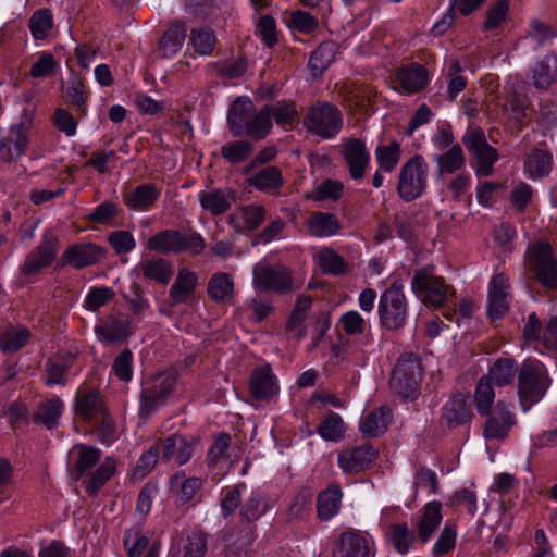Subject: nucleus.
<instances>
[{
	"instance_id": "nucleus-7",
	"label": "nucleus",
	"mask_w": 557,
	"mask_h": 557,
	"mask_svg": "<svg viewBox=\"0 0 557 557\" xmlns=\"http://www.w3.org/2000/svg\"><path fill=\"white\" fill-rule=\"evenodd\" d=\"M429 165L421 154H416L400 168L397 194L406 202L422 196L428 184Z\"/></svg>"
},
{
	"instance_id": "nucleus-26",
	"label": "nucleus",
	"mask_w": 557,
	"mask_h": 557,
	"mask_svg": "<svg viewBox=\"0 0 557 557\" xmlns=\"http://www.w3.org/2000/svg\"><path fill=\"white\" fill-rule=\"evenodd\" d=\"M132 320L123 313L110 315L102 324L95 327L96 334L106 343L124 341L133 334Z\"/></svg>"
},
{
	"instance_id": "nucleus-41",
	"label": "nucleus",
	"mask_w": 557,
	"mask_h": 557,
	"mask_svg": "<svg viewBox=\"0 0 557 557\" xmlns=\"http://www.w3.org/2000/svg\"><path fill=\"white\" fill-rule=\"evenodd\" d=\"M557 78V57L547 53L532 70L533 84L537 89H548Z\"/></svg>"
},
{
	"instance_id": "nucleus-53",
	"label": "nucleus",
	"mask_w": 557,
	"mask_h": 557,
	"mask_svg": "<svg viewBox=\"0 0 557 557\" xmlns=\"http://www.w3.org/2000/svg\"><path fill=\"white\" fill-rule=\"evenodd\" d=\"M313 503V494L312 492L304 487L301 488L292 499L288 510H287V520H304L306 519L311 510Z\"/></svg>"
},
{
	"instance_id": "nucleus-19",
	"label": "nucleus",
	"mask_w": 557,
	"mask_h": 557,
	"mask_svg": "<svg viewBox=\"0 0 557 557\" xmlns=\"http://www.w3.org/2000/svg\"><path fill=\"white\" fill-rule=\"evenodd\" d=\"M377 458L371 444H362L338 454V466L345 473L357 474L369 469Z\"/></svg>"
},
{
	"instance_id": "nucleus-3",
	"label": "nucleus",
	"mask_w": 557,
	"mask_h": 557,
	"mask_svg": "<svg viewBox=\"0 0 557 557\" xmlns=\"http://www.w3.org/2000/svg\"><path fill=\"white\" fill-rule=\"evenodd\" d=\"M524 264L529 274L547 292H557V258L552 245L537 240L528 246Z\"/></svg>"
},
{
	"instance_id": "nucleus-20",
	"label": "nucleus",
	"mask_w": 557,
	"mask_h": 557,
	"mask_svg": "<svg viewBox=\"0 0 557 557\" xmlns=\"http://www.w3.org/2000/svg\"><path fill=\"white\" fill-rule=\"evenodd\" d=\"M473 418L468 396L462 393L454 394L443 406L441 424L455 429L469 423Z\"/></svg>"
},
{
	"instance_id": "nucleus-24",
	"label": "nucleus",
	"mask_w": 557,
	"mask_h": 557,
	"mask_svg": "<svg viewBox=\"0 0 557 557\" xmlns=\"http://www.w3.org/2000/svg\"><path fill=\"white\" fill-rule=\"evenodd\" d=\"M343 156L351 178L361 180L371 159L364 141L358 138L349 139L343 147Z\"/></svg>"
},
{
	"instance_id": "nucleus-58",
	"label": "nucleus",
	"mask_w": 557,
	"mask_h": 557,
	"mask_svg": "<svg viewBox=\"0 0 557 557\" xmlns=\"http://www.w3.org/2000/svg\"><path fill=\"white\" fill-rule=\"evenodd\" d=\"M317 432L325 441L337 442L344 437L345 423L338 413L329 411L327 417L320 423Z\"/></svg>"
},
{
	"instance_id": "nucleus-60",
	"label": "nucleus",
	"mask_w": 557,
	"mask_h": 557,
	"mask_svg": "<svg viewBox=\"0 0 557 557\" xmlns=\"http://www.w3.org/2000/svg\"><path fill=\"white\" fill-rule=\"evenodd\" d=\"M72 364L71 357H61L58 356L55 358H49L46 362V372H47V385L65 384V372L70 369Z\"/></svg>"
},
{
	"instance_id": "nucleus-21",
	"label": "nucleus",
	"mask_w": 557,
	"mask_h": 557,
	"mask_svg": "<svg viewBox=\"0 0 557 557\" xmlns=\"http://www.w3.org/2000/svg\"><path fill=\"white\" fill-rule=\"evenodd\" d=\"M157 444H159L161 459L164 462L173 461L176 466L181 467L186 465L193 457L194 442H189L181 434H172L160 440Z\"/></svg>"
},
{
	"instance_id": "nucleus-55",
	"label": "nucleus",
	"mask_w": 557,
	"mask_h": 557,
	"mask_svg": "<svg viewBox=\"0 0 557 557\" xmlns=\"http://www.w3.org/2000/svg\"><path fill=\"white\" fill-rule=\"evenodd\" d=\"M317 258L324 274L343 275L348 270V263L332 248H322Z\"/></svg>"
},
{
	"instance_id": "nucleus-45",
	"label": "nucleus",
	"mask_w": 557,
	"mask_h": 557,
	"mask_svg": "<svg viewBox=\"0 0 557 557\" xmlns=\"http://www.w3.org/2000/svg\"><path fill=\"white\" fill-rule=\"evenodd\" d=\"M392 411L387 406H382L379 409L371 411L360 423L361 432L370 437H375L383 434L389 422Z\"/></svg>"
},
{
	"instance_id": "nucleus-22",
	"label": "nucleus",
	"mask_w": 557,
	"mask_h": 557,
	"mask_svg": "<svg viewBox=\"0 0 557 557\" xmlns=\"http://www.w3.org/2000/svg\"><path fill=\"white\" fill-rule=\"evenodd\" d=\"M75 413L84 421L91 422L109 410L104 396L97 389L79 391L75 396Z\"/></svg>"
},
{
	"instance_id": "nucleus-12",
	"label": "nucleus",
	"mask_w": 557,
	"mask_h": 557,
	"mask_svg": "<svg viewBox=\"0 0 557 557\" xmlns=\"http://www.w3.org/2000/svg\"><path fill=\"white\" fill-rule=\"evenodd\" d=\"M60 250L59 237L51 231L46 230L40 243L32 249L20 267L21 274L33 276L41 270L50 267Z\"/></svg>"
},
{
	"instance_id": "nucleus-40",
	"label": "nucleus",
	"mask_w": 557,
	"mask_h": 557,
	"mask_svg": "<svg viewBox=\"0 0 557 557\" xmlns=\"http://www.w3.org/2000/svg\"><path fill=\"white\" fill-rule=\"evenodd\" d=\"M30 336L27 327L10 324L0 333V349L3 354H15L29 343Z\"/></svg>"
},
{
	"instance_id": "nucleus-38",
	"label": "nucleus",
	"mask_w": 557,
	"mask_h": 557,
	"mask_svg": "<svg viewBox=\"0 0 557 557\" xmlns=\"http://www.w3.org/2000/svg\"><path fill=\"white\" fill-rule=\"evenodd\" d=\"M234 280L228 273L216 272L208 281L207 293L214 302H230L234 296Z\"/></svg>"
},
{
	"instance_id": "nucleus-34",
	"label": "nucleus",
	"mask_w": 557,
	"mask_h": 557,
	"mask_svg": "<svg viewBox=\"0 0 557 557\" xmlns=\"http://www.w3.org/2000/svg\"><path fill=\"white\" fill-rule=\"evenodd\" d=\"M64 410V403L58 396L41 401L32 420L35 424L44 425L47 430H53L59 425Z\"/></svg>"
},
{
	"instance_id": "nucleus-16",
	"label": "nucleus",
	"mask_w": 557,
	"mask_h": 557,
	"mask_svg": "<svg viewBox=\"0 0 557 557\" xmlns=\"http://www.w3.org/2000/svg\"><path fill=\"white\" fill-rule=\"evenodd\" d=\"M104 256V249L94 243H76L64 249L58 267L71 265L74 269H84L96 264Z\"/></svg>"
},
{
	"instance_id": "nucleus-33",
	"label": "nucleus",
	"mask_w": 557,
	"mask_h": 557,
	"mask_svg": "<svg viewBox=\"0 0 557 557\" xmlns=\"http://www.w3.org/2000/svg\"><path fill=\"white\" fill-rule=\"evenodd\" d=\"M442 504L433 500L421 510V517L416 525L417 537L426 543L442 522Z\"/></svg>"
},
{
	"instance_id": "nucleus-8",
	"label": "nucleus",
	"mask_w": 557,
	"mask_h": 557,
	"mask_svg": "<svg viewBox=\"0 0 557 557\" xmlns=\"http://www.w3.org/2000/svg\"><path fill=\"white\" fill-rule=\"evenodd\" d=\"M306 129L323 139L334 138L343 127L339 109L327 102L311 106L304 120Z\"/></svg>"
},
{
	"instance_id": "nucleus-43",
	"label": "nucleus",
	"mask_w": 557,
	"mask_h": 557,
	"mask_svg": "<svg viewBox=\"0 0 557 557\" xmlns=\"http://www.w3.org/2000/svg\"><path fill=\"white\" fill-rule=\"evenodd\" d=\"M186 38V28L183 22H174L162 35L159 41V49L163 58L176 54Z\"/></svg>"
},
{
	"instance_id": "nucleus-29",
	"label": "nucleus",
	"mask_w": 557,
	"mask_h": 557,
	"mask_svg": "<svg viewBox=\"0 0 557 557\" xmlns=\"http://www.w3.org/2000/svg\"><path fill=\"white\" fill-rule=\"evenodd\" d=\"M208 549V534L195 529L172 546V557H205Z\"/></svg>"
},
{
	"instance_id": "nucleus-64",
	"label": "nucleus",
	"mask_w": 557,
	"mask_h": 557,
	"mask_svg": "<svg viewBox=\"0 0 557 557\" xmlns=\"http://www.w3.org/2000/svg\"><path fill=\"white\" fill-rule=\"evenodd\" d=\"M52 28V14L50 10H38L29 20V29L36 39H44Z\"/></svg>"
},
{
	"instance_id": "nucleus-42",
	"label": "nucleus",
	"mask_w": 557,
	"mask_h": 557,
	"mask_svg": "<svg viewBox=\"0 0 557 557\" xmlns=\"http://www.w3.org/2000/svg\"><path fill=\"white\" fill-rule=\"evenodd\" d=\"M553 168L552 153L542 148H534L524 161V171L530 178H541L549 174Z\"/></svg>"
},
{
	"instance_id": "nucleus-51",
	"label": "nucleus",
	"mask_w": 557,
	"mask_h": 557,
	"mask_svg": "<svg viewBox=\"0 0 557 557\" xmlns=\"http://www.w3.org/2000/svg\"><path fill=\"white\" fill-rule=\"evenodd\" d=\"M281 170L276 166H267L249 177L248 184L260 191L278 189L283 185Z\"/></svg>"
},
{
	"instance_id": "nucleus-4",
	"label": "nucleus",
	"mask_w": 557,
	"mask_h": 557,
	"mask_svg": "<svg viewBox=\"0 0 557 557\" xmlns=\"http://www.w3.org/2000/svg\"><path fill=\"white\" fill-rule=\"evenodd\" d=\"M147 249L162 255H180L187 252L190 256L200 255L206 242L203 237L196 231L180 232L177 230H163L147 240Z\"/></svg>"
},
{
	"instance_id": "nucleus-13",
	"label": "nucleus",
	"mask_w": 557,
	"mask_h": 557,
	"mask_svg": "<svg viewBox=\"0 0 557 557\" xmlns=\"http://www.w3.org/2000/svg\"><path fill=\"white\" fill-rule=\"evenodd\" d=\"M519 370L517 361L512 358L502 357L496 359L488 368L487 374L478 380L473 396H483L490 393L495 398L494 385L498 387L512 385Z\"/></svg>"
},
{
	"instance_id": "nucleus-46",
	"label": "nucleus",
	"mask_w": 557,
	"mask_h": 557,
	"mask_svg": "<svg viewBox=\"0 0 557 557\" xmlns=\"http://www.w3.org/2000/svg\"><path fill=\"white\" fill-rule=\"evenodd\" d=\"M434 161L437 163L438 177L444 174H454L466 164V158L459 144L451 146L442 154L434 156Z\"/></svg>"
},
{
	"instance_id": "nucleus-17",
	"label": "nucleus",
	"mask_w": 557,
	"mask_h": 557,
	"mask_svg": "<svg viewBox=\"0 0 557 557\" xmlns=\"http://www.w3.org/2000/svg\"><path fill=\"white\" fill-rule=\"evenodd\" d=\"M429 82L428 69L416 62L398 69L393 78L394 88L406 95L420 92L428 86Z\"/></svg>"
},
{
	"instance_id": "nucleus-35",
	"label": "nucleus",
	"mask_w": 557,
	"mask_h": 557,
	"mask_svg": "<svg viewBox=\"0 0 557 557\" xmlns=\"http://www.w3.org/2000/svg\"><path fill=\"white\" fill-rule=\"evenodd\" d=\"M65 101L73 107L81 115L86 114V103L88 100V91L85 86V78L71 69L70 78L67 81L65 91Z\"/></svg>"
},
{
	"instance_id": "nucleus-56",
	"label": "nucleus",
	"mask_w": 557,
	"mask_h": 557,
	"mask_svg": "<svg viewBox=\"0 0 557 557\" xmlns=\"http://www.w3.org/2000/svg\"><path fill=\"white\" fill-rule=\"evenodd\" d=\"M189 42L197 54L210 55L214 51L218 39L212 29L200 27L190 30Z\"/></svg>"
},
{
	"instance_id": "nucleus-6",
	"label": "nucleus",
	"mask_w": 557,
	"mask_h": 557,
	"mask_svg": "<svg viewBox=\"0 0 557 557\" xmlns=\"http://www.w3.org/2000/svg\"><path fill=\"white\" fill-rule=\"evenodd\" d=\"M252 275L255 288L264 292L287 295L300 288V284L297 285L293 278L292 270L281 263L261 261L253 267Z\"/></svg>"
},
{
	"instance_id": "nucleus-25",
	"label": "nucleus",
	"mask_w": 557,
	"mask_h": 557,
	"mask_svg": "<svg viewBox=\"0 0 557 557\" xmlns=\"http://www.w3.org/2000/svg\"><path fill=\"white\" fill-rule=\"evenodd\" d=\"M249 386L252 397L258 400H269L280 389L270 364H263L252 370Z\"/></svg>"
},
{
	"instance_id": "nucleus-37",
	"label": "nucleus",
	"mask_w": 557,
	"mask_h": 557,
	"mask_svg": "<svg viewBox=\"0 0 557 557\" xmlns=\"http://www.w3.org/2000/svg\"><path fill=\"white\" fill-rule=\"evenodd\" d=\"M139 269L145 278L154 281L161 285H166L174 273L172 262L162 257H152L141 260Z\"/></svg>"
},
{
	"instance_id": "nucleus-62",
	"label": "nucleus",
	"mask_w": 557,
	"mask_h": 557,
	"mask_svg": "<svg viewBox=\"0 0 557 557\" xmlns=\"http://www.w3.org/2000/svg\"><path fill=\"white\" fill-rule=\"evenodd\" d=\"M388 537L399 554H406L413 543L414 534L406 523H395L389 528Z\"/></svg>"
},
{
	"instance_id": "nucleus-1",
	"label": "nucleus",
	"mask_w": 557,
	"mask_h": 557,
	"mask_svg": "<svg viewBox=\"0 0 557 557\" xmlns=\"http://www.w3.org/2000/svg\"><path fill=\"white\" fill-rule=\"evenodd\" d=\"M478 414L483 418L482 435L486 441L503 442L509 437L511 430L517 425L518 419L515 406L503 399L497 400L492 395L473 396Z\"/></svg>"
},
{
	"instance_id": "nucleus-10",
	"label": "nucleus",
	"mask_w": 557,
	"mask_h": 557,
	"mask_svg": "<svg viewBox=\"0 0 557 557\" xmlns=\"http://www.w3.org/2000/svg\"><path fill=\"white\" fill-rule=\"evenodd\" d=\"M411 288L425 305L435 308L443 306L449 295V290H454L450 286L445 284L443 277L435 275L433 265H428L416 271L411 280ZM455 292H453V294Z\"/></svg>"
},
{
	"instance_id": "nucleus-5",
	"label": "nucleus",
	"mask_w": 557,
	"mask_h": 557,
	"mask_svg": "<svg viewBox=\"0 0 557 557\" xmlns=\"http://www.w3.org/2000/svg\"><path fill=\"white\" fill-rule=\"evenodd\" d=\"M421 380L422 368L419 357L412 352L400 355L389 380L394 393L404 400H413L418 395Z\"/></svg>"
},
{
	"instance_id": "nucleus-30",
	"label": "nucleus",
	"mask_w": 557,
	"mask_h": 557,
	"mask_svg": "<svg viewBox=\"0 0 557 557\" xmlns=\"http://www.w3.org/2000/svg\"><path fill=\"white\" fill-rule=\"evenodd\" d=\"M307 233L312 237H331L336 235L342 224L335 213L313 211L309 214L306 221Z\"/></svg>"
},
{
	"instance_id": "nucleus-23",
	"label": "nucleus",
	"mask_w": 557,
	"mask_h": 557,
	"mask_svg": "<svg viewBox=\"0 0 557 557\" xmlns=\"http://www.w3.org/2000/svg\"><path fill=\"white\" fill-rule=\"evenodd\" d=\"M198 199L203 211L216 216L224 214L232 208L236 201V193L228 187L210 188L199 191Z\"/></svg>"
},
{
	"instance_id": "nucleus-57",
	"label": "nucleus",
	"mask_w": 557,
	"mask_h": 557,
	"mask_svg": "<svg viewBox=\"0 0 557 557\" xmlns=\"http://www.w3.org/2000/svg\"><path fill=\"white\" fill-rule=\"evenodd\" d=\"M268 510V499L262 494L252 492L251 496L242 506L239 516L247 522H255L265 515Z\"/></svg>"
},
{
	"instance_id": "nucleus-28",
	"label": "nucleus",
	"mask_w": 557,
	"mask_h": 557,
	"mask_svg": "<svg viewBox=\"0 0 557 557\" xmlns=\"http://www.w3.org/2000/svg\"><path fill=\"white\" fill-rule=\"evenodd\" d=\"M368 539L359 531H344L339 534L334 557H370Z\"/></svg>"
},
{
	"instance_id": "nucleus-27",
	"label": "nucleus",
	"mask_w": 557,
	"mask_h": 557,
	"mask_svg": "<svg viewBox=\"0 0 557 557\" xmlns=\"http://www.w3.org/2000/svg\"><path fill=\"white\" fill-rule=\"evenodd\" d=\"M160 189L152 183H145L123 193V202L132 211H149L160 198Z\"/></svg>"
},
{
	"instance_id": "nucleus-61",
	"label": "nucleus",
	"mask_w": 557,
	"mask_h": 557,
	"mask_svg": "<svg viewBox=\"0 0 557 557\" xmlns=\"http://www.w3.org/2000/svg\"><path fill=\"white\" fill-rule=\"evenodd\" d=\"M401 156L400 145L394 140L389 145L377 146L375 157L380 168L385 172H392L398 164Z\"/></svg>"
},
{
	"instance_id": "nucleus-15",
	"label": "nucleus",
	"mask_w": 557,
	"mask_h": 557,
	"mask_svg": "<svg viewBox=\"0 0 557 557\" xmlns=\"http://www.w3.org/2000/svg\"><path fill=\"white\" fill-rule=\"evenodd\" d=\"M30 133V120L13 124L9 133L0 137V159L9 163L12 162L14 158L23 156L27 150Z\"/></svg>"
},
{
	"instance_id": "nucleus-49",
	"label": "nucleus",
	"mask_w": 557,
	"mask_h": 557,
	"mask_svg": "<svg viewBox=\"0 0 557 557\" xmlns=\"http://www.w3.org/2000/svg\"><path fill=\"white\" fill-rule=\"evenodd\" d=\"M483 1L484 0H455L449 11L433 26V34L436 36L442 35L450 27L455 18V8H457L463 16H467L474 12Z\"/></svg>"
},
{
	"instance_id": "nucleus-50",
	"label": "nucleus",
	"mask_w": 557,
	"mask_h": 557,
	"mask_svg": "<svg viewBox=\"0 0 557 557\" xmlns=\"http://www.w3.org/2000/svg\"><path fill=\"white\" fill-rule=\"evenodd\" d=\"M270 120L282 127L290 126L298 117V108L294 100H278L274 104H265Z\"/></svg>"
},
{
	"instance_id": "nucleus-11",
	"label": "nucleus",
	"mask_w": 557,
	"mask_h": 557,
	"mask_svg": "<svg viewBox=\"0 0 557 557\" xmlns=\"http://www.w3.org/2000/svg\"><path fill=\"white\" fill-rule=\"evenodd\" d=\"M461 140L475 160L474 169L476 175H491L493 165L498 160V152L487 143L484 131L480 127L469 128Z\"/></svg>"
},
{
	"instance_id": "nucleus-2",
	"label": "nucleus",
	"mask_w": 557,
	"mask_h": 557,
	"mask_svg": "<svg viewBox=\"0 0 557 557\" xmlns=\"http://www.w3.org/2000/svg\"><path fill=\"white\" fill-rule=\"evenodd\" d=\"M552 385L548 370L539 360H527L518 372V398L523 411L537 404Z\"/></svg>"
},
{
	"instance_id": "nucleus-32",
	"label": "nucleus",
	"mask_w": 557,
	"mask_h": 557,
	"mask_svg": "<svg viewBox=\"0 0 557 557\" xmlns=\"http://www.w3.org/2000/svg\"><path fill=\"white\" fill-rule=\"evenodd\" d=\"M253 111V103L248 98L238 97L233 101L227 114V125L233 136L240 137L244 135Z\"/></svg>"
},
{
	"instance_id": "nucleus-14",
	"label": "nucleus",
	"mask_w": 557,
	"mask_h": 557,
	"mask_svg": "<svg viewBox=\"0 0 557 557\" xmlns=\"http://www.w3.org/2000/svg\"><path fill=\"white\" fill-rule=\"evenodd\" d=\"M175 379L171 374L156 375L151 383L140 393L139 414L149 418L159 407L163 406L174 391Z\"/></svg>"
},
{
	"instance_id": "nucleus-44",
	"label": "nucleus",
	"mask_w": 557,
	"mask_h": 557,
	"mask_svg": "<svg viewBox=\"0 0 557 557\" xmlns=\"http://www.w3.org/2000/svg\"><path fill=\"white\" fill-rule=\"evenodd\" d=\"M462 72L460 61L457 58H449L444 70V77L447 81V95L450 101H455L468 85V79Z\"/></svg>"
},
{
	"instance_id": "nucleus-63",
	"label": "nucleus",
	"mask_w": 557,
	"mask_h": 557,
	"mask_svg": "<svg viewBox=\"0 0 557 557\" xmlns=\"http://www.w3.org/2000/svg\"><path fill=\"white\" fill-rule=\"evenodd\" d=\"M123 543L128 557H140L148 548L150 540L139 529L132 528L125 531Z\"/></svg>"
},
{
	"instance_id": "nucleus-54",
	"label": "nucleus",
	"mask_w": 557,
	"mask_h": 557,
	"mask_svg": "<svg viewBox=\"0 0 557 557\" xmlns=\"http://www.w3.org/2000/svg\"><path fill=\"white\" fill-rule=\"evenodd\" d=\"M269 112V109L264 108V106L257 113L253 111L245 128L244 135L256 140L265 138L272 128V121L270 120Z\"/></svg>"
},
{
	"instance_id": "nucleus-9",
	"label": "nucleus",
	"mask_w": 557,
	"mask_h": 557,
	"mask_svg": "<svg viewBox=\"0 0 557 557\" xmlns=\"http://www.w3.org/2000/svg\"><path fill=\"white\" fill-rule=\"evenodd\" d=\"M407 311V300L401 286L393 282L379 300L377 313L381 326L389 331L401 329L406 323Z\"/></svg>"
},
{
	"instance_id": "nucleus-36",
	"label": "nucleus",
	"mask_w": 557,
	"mask_h": 557,
	"mask_svg": "<svg viewBox=\"0 0 557 557\" xmlns=\"http://www.w3.org/2000/svg\"><path fill=\"white\" fill-rule=\"evenodd\" d=\"M343 493L338 483H332L323 490L317 499V515L320 520L327 521L336 516L341 508Z\"/></svg>"
},
{
	"instance_id": "nucleus-52",
	"label": "nucleus",
	"mask_w": 557,
	"mask_h": 557,
	"mask_svg": "<svg viewBox=\"0 0 557 557\" xmlns=\"http://www.w3.org/2000/svg\"><path fill=\"white\" fill-rule=\"evenodd\" d=\"M335 52L336 47L333 41H324L311 52L309 67L313 76L321 75L332 64Z\"/></svg>"
},
{
	"instance_id": "nucleus-18",
	"label": "nucleus",
	"mask_w": 557,
	"mask_h": 557,
	"mask_svg": "<svg viewBox=\"0 0 557 557\" xmlns=\"http://www.w3.org/2000/svg\"><path fill=\"white\" fill-rule=\"evenodd\" d=\"M511 293L508 277L495 274L488 284L487 314L492 320L503 318L510 308Z\"/></svg>"
},
{
	"instance_id": "nucleus-31",
	"label": "nucleus",
	"mask_w": 557,
	"mask_h": 557,
	"mask_svg": "<svg viewBox=\"0 0 557 557\" xmlns=\"http://www.w3.org/2000/svg\"><path fill=\"white\" fill-rule=\"evenodd\" d=\"M198 285L196 272L183 268L180 269L174 283L170 287L169 298L172 306L185 304L194 295Z\"/></svg>"
},
{
	"instance_id": "nucleus-59",
	"label": "nucleus",
	"mask_w": 557,
	"mask_h": 557,
	"mask_svg": "<svg viewBox=\"0 0 557 557\" xmlns=\"http://www.w3.org/2000/svg\"><path fill=\"white\" fill-rule=\"evenodd\" d=\"M253 146L248 140H236L221 147V156L232 164L246 161L252 153Z\"/></svg>"
},
{
	"instance_id": "nucleus-47",
	"label": "nucleus",
	"mask_w": 557,
	"mask_h": 557,
	"mask_svg": "<svg viewBox=\"0 0 557 557\" xmlns=\"http://www.w3.org/2000/svg\"><path fill=\"white\" fill-rule=\"evenodd\" d=\"M116 466L113 458L107 457L97 469L84 481L85 491L89 496H96L102 486L113 476Z\"/></svg>"
},
{
	"instance_id": "nucleus-39",
	"label": "nucleus",
	"mask_w": 557,
	"mask_h": 557,
	"mask_svg": "<svg viewBox=\"0 0 557 557\" xmlns=\"http://www.w3.org/2000/svg\"><path fill=\"white\" fill-rule=\"evenodd\" d=\"M74 451L77 457L73 465L72 476L78 481L99 462L102 453L99 448L86 444L75 445Z\"/></svg>"
},
{
	"instance_id": "nucleus-48",
	"label": "nucleus",
	"mask_w": 557,
	"mask_h": 557,
	"mask_svg": "<svg viewBox=\"0 0 557 557\" xmlns=\"http://www.w3.org/2000/svg\"><path fill=\"white\" fill-rule=\"evenodd\" d=\"M171 487L177 490V497L180 503L186 504L194 499L197 492L202 487L203 481L200 478L191 476L185 478L184 471H178L170 479Z\"/></svg>"
}]
</instances>
